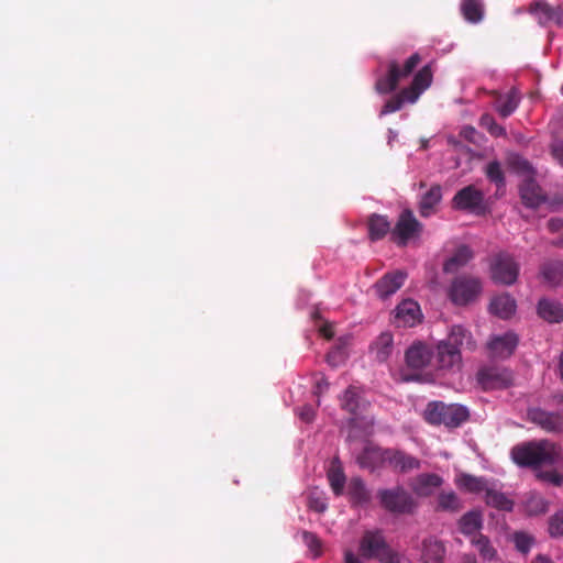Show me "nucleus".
Here are the masks:
<instances>
[{"label": "nucleus", "mask_w": 563, "mask_h": 563, "mask_svg": "<svg viewBox=\"0 0 563 563\" xmlns=\"http://www.w3.org/2000/svg\"><path fill=\"white\" fill-rule=\"evenodd\" d=\"M347 494L353 506H364L371 501V493L361 477L351 478Z\"/></svg>", "instance_id": "c756f323"}, {"label": "nucleus", "mask_w": 563, "mask_h": 563, "mask_svg": "<svg viewBox=\"0 0 563 563\" xmlns=\"http://www.w3.org/2000/svg\"><path fill=\"white\" fill-rule=\"evenodd\" d=\"M492 279L497 284L510 286L519 275V264L506 252L496 254L490 262Z\"/></svg>", "instance_id": "0eeeda50"}, {"label": "nucleus", "mask_w": 563, "mask_h": 563, "mask_svg": "<svg viewBox=\"0 0 563 563\" xmlns=\"http://www.w3.org/2000/svg\"><path fill=\"white\" fill-rule=\"evenodd\" d=\"M456 485L468 493L486 492L488 487L487 482L483 477H476L470 474H462L456 479Z\"/></svg>", "instance_id": "e433bc0d"}, {"label": "nucleus", "mask_w": 563, "mask_h": 563, "mask_svg": "<svg viewBox=\"0 0 563 563\" xmlns=\"http://www.w3.org/2000/svg\"><path fill=\"white\" fill-rule=\"evenodd\" d=\"M420 60V55L415 53L405 62L402 66H400L396 60L389 62L387 74L376 81V91L383 95L394 91L398 87V84L401 79L411 75Z\"/></svg>", "instance_id": "423d86ee"}, {"label": "nucleus", "mask_w": 563, "mask_h": 563, "mask_svg": "<svg viewBox=\"0 0 563 563\" xmlns=\"http://www.w3.org/2000/svg\"><path fill=\"white\" fill-rule=\"evenodd\" d=\"M489 309L495 316L508 319L516 311V301L510 295L503 294L492 300Z\"/></svg>", "instance_id": "2f4dec72"}, {"label": "nucleus", "mask_w": 563, "mask_h": 563, "mask_svg": "<svg viewBox=\"0 0 563 563\" xmlns=\"http://www.w3.org/2000/svg\"><path fill=\"white\" fill-rule=\"evenodd\" d=\"M471 543L474 545L481 558L484 561H492L496 556V550L492 545L489 539L484 534H474L473 538H471Z\"/></svg>", "instance_id": "4c0bfd02"}, {"label": "nucleus", "mask_w": 563, "mask_h": 563, "mask_svg": "<svg viewBox=\"0 0 563 563\" xmlns=\"http://www.w3.org/2000/svg\"><path fill=\"white\" fill-rule=\"evenodd\" d=\"M460 563H478L476 556L472 553H464L461 555Z\"/></svg>", "instance_id": "bf43d9fd"}, {"label": "nucleus", "mask_w": 563, "mask_h": 563, "mask_svg": "<svg viewBox=\"0 0 563 563\" xmlns=\"http://www.w3.org/2000/svg\"><path fill=\"white\" fill-rule=\"evenodd\" d=\"M511 457L519 466L538 468L542 465L556 464L560 460V451L548 440L531 441L514 446Z\"/></svg>", "instance_id": "f257e3e1"}, {"label": "nucleus", "mask_w": 563, "mask_h": 563, "mask_svg": "<svg viewBox=\"0 0 563 563\" xmlns=\"http://www.w3.org/2000/svg\"><path fill=\"white\" fill-rule=\"evenodd\" d=\"M461 136L470 142H475V135L477 134V131L474 126L466 125L461 130Z\"/></svg>", "instance_id": "4d7b16f0"}, {"label": "nucleus", "mask_w": 563, "mask_h": 563, "mask_svg": "<svg viewBox=\"0 0 563 563\" xmlns=\"http://www.w3.org/2000/svg\"><path fill=\"white\" fill-rule=\"evenodd\" d=\"M387 466L395 473L407 474L419 470L421 461L402 450L387 448Z\"/></svg>", "instance_id": "9b49d317"}, {"label": "nucleus", "mask_w": 563, "mask_h": 563, "mask_svg": "<svg viewBox=\"0 0 563 563\" xmlns=\"http://www.w3.org/2000/svg\"><path fill=\"white\" fill-rule=\"evenodd\" d=\"M432 357V349L420 341L412 343L405 353L406 364L413 371L424 369L431 363Z\"/></svg>", "instance_id": "4468645a"}, {"label": "nucleus", "mask_w": 563, "mask_h": 563, "mask_svg": "<svg viewBox=\"0 0 563 563\" xmlns=\"http://www.w3.org/2000/svg\"><path fill=\"white\" fill-rule=\"evenodd\" d=\"M514 164L517 163L518 166L522 169V170H529L530 169V165L527 161L520 158V157H516L512 162Z\"/></svg>", "instance_id": "e2e57ef3"}, {"label": "nucleus", "mask_w": 563, "mask_h": 563, "mask_svg": "<svg viewBox=\"0 0 563 563\" xmlns=\"http://www.w3.org/2000/svg\"><path fill=\"white\" fill-rule=\"evenodd\" d=\"M515 544L518 551L527 553L532 545V539L523 532H518L515 534Z\"/></svg>", "instance_id": "3c124183"}, {"label": "nucleus", "mask_w": 563, "mask_h": 563, "mask_svg": "<svg viewBox=\"0 0 563 563\" xmlns=\"http://www.w3.org/2000/svg\"><path fill=\"white\" fill-rule=\"evenodd\" d=\"M308 507L316 512L322 514L327 510L328 504L321 494L311 493L308 497Z\"/></svg>", "instance_id": "09e8293b"}, {"label": "nucleus", "mask_w": 563, "mask_h": 563, "mask_svg": "<svg viewBox=\"0 0 563 563\" xmlns=\"http://www.w3.org/2000/svg\"><path fill=\"white\" fill-rule=\"evenodd\" d=\"M328 479L334 495H342L346 481L343 470L340 466H332L328 472Z\"/></svg>", "instance_id": "a19ab883"}, {"label": "nucleus", "mask_w": 563, "mask_h": 563, "mask_svg": "<svg viewBox=\"0 0 563 563\" xmlns=\"http://www.w3.org/2000/svg\"><path fill=\"white\" fill-rule=\"evenodd\" d=\"M390 231V223L386 217L373 214L368 219V235L372 241L382 240Z\"/></svg>", "instance_id": "f704fd0d"}, {"label": "nucleus", "mask_w": 563, "mask_h": 563, "mask_svg": "<svg viewBox=\"0 0 563 563\" xmlns=\"http://www.w3.org/2000/svg\"><path fill=\"white\" fill-rule=\"evenodd\" d=\"M320 331H321L322 335H323L325 339H328V340L332 339V338H333V335H334V332H333V330H332L331 325H328V324L323 325V327L320 329Z\"/></svg>", "instance_id": "680f3d73"}, {"label": "nucleus", "mask_w": 563, "mask_h": 563, "mask_svg": "<svg viewBox=\"0 0 563 563\" xmlns=\"http://www.w3.org/2000/svg\"><path fill=\"white\" fill-rule=\"evenodd\" d=\"M528 11L538 20L541 25H547L549 23H563V11L561 7H552L544 0L532 2L529 5Z\"/></svg>", "instance_id": "2eb2a0df"}, {"label": "nucleus", "mask_w": 563, "mask_h": 563, "mask_svg": "<svg viewBox=\"0 0 563 563\" xmlns=\"http://www.w3.org/2000/svg\"><path fill=\"white\" fill-rule=\"evenodd\" d=\"M406 277V273L401 271L385 274L374 285L377 296L382 299L388 298L404 285Z\"/></svg>", "instance_id": "6ab92c4d"}, {"label": "nucleus", "mask_w": 563, "mask_h": 563, "mask_svg": "<svg viewBox=\"0 0 563 563\" xmlns=\"http://www.w3.org/2000/svg\"><path fill=\"white\" fill-rule=\"evenodd\" d=\"M419 378V375L418 374H412V375H404L402 376V379L405 382H409V380H416Z\"/></svg>", "instance_id": "69168bd1"}, {"label": "nucleus", "mask_w": 563, "mask_h": 563, "mask_svg": "<svg viewBox=\"0 0 563 563\" xmlns=\"http://www.w3.org/2000/svg\"><path fill=\"white\" fill-rule=\"evenodd\" d=\"M538 314L550 323H560L563 321V308L559 301L542 298L538 302Z\"/></svg>", "instance_id": "cd10ccee"}, {"label": "nucleus", "mask_w": 563, "mask_h": 563, "mask_svg": "<svg viewBox=\"0 0 563 563\" xmlns=\"http://www.w3.org/2000/svg\"><path fill=\"white\" fill-rule=\"evenodd\" d=\"M477 382L484 390L506 388L512 382V374L507 368L484 367L477 373Z\"/></svg>", "instance_id": "1a4fd4ad"}, {"label": "nucleus", "mask_w": 563, "mask_h": 563, "mask_svg": "<svg viewBox=\"0 0 563 563\" xmlns=\"http://www.w3.org/2000/svg\"><path fill=\"white\" fill-rule=\"evenodd\" d=\"M394 347V338L390 332H383L372 344L378 362H385L390 356Z\"/></svg>", "instance_id": "72a5a7b5"}, {"label": "nucleus", "mask_w": 563, "mask_h": 563, "mask_svg": "<svg viewBox=\"0 0 563 563\" xmlns=\"http://www.w3.org/2000/svg\"><path fill=\"white\" fill-rule=\"evenodd\" d=\"M445 547L437 539L429 538L422 542V563H444Z\"/></svg>", "instance_id": "bb28decb"}, {"label": "nucleus", "mask_w": 563, "mask_h": 563, "mask_svg": "<svg viewBox=\"0 0 563 563\" xmlns=\"http://www.w3.org/2000/svg\"><path fill=\"white\" fill-rule=\"evenodd\" d=\"M460 531L470 537L473 538L474 534H481V529L483 527V517L479 511H468L465 515L462 516V518L459 521Z\"/></svg>", "instance_id": "473e14b6"}, {"label": "nucleus", "mask_w": 563, "mask_h": 563, "mask_svg": "<svg viewBox=\"0 0 563 563\" xmlns=\"http://www.w3.org/2000/svg\"><path fill=\"white\" fill-rule=\"evenodd\" d=\"M346 353L343 347L336 346L327 354V362L332 367H336L344 363Z\"/></svg>", "instance_id": "8fccbe9b"}, {"label": "nucleus", "mask_w": 563, "mask_h": 563, "mask_svg": "<svg viewBox=\"0 0 563 563\" xmlns=\"http://www.w3.org/2000/svg\"><path fill=\"white\" fill-rule=\"evenodd\" d=\"M553 245L558 247H563V239L553 241Z\"/></svg>", "instance_id": "774afa93"}, {"label": "nucleus", "mask_w": 563, "mask_h": 563, "mask_svg": "<svg viewBox=\"0 0 563 563\" xmlns=\"http://www.w3.org/2000/svg\"><path fill=\"white\" fill-rule=\"evenodd\" d=\"M422 313L419 305L406 299L401 301L395 309V323L397 327L411 328L421 321Z\"/></svg>", "instance_id": "dca6fc26"}, {"label": "nucleus", "mask_w": 563, "mask_h": 563, "mask_svg": "<svg viewBox=\"0 0 563 563\" xmlns=\"http://www.w3.org/2000/svg\"><path fill=\"white\" fill-rule=\"evenodd\" d=\"M422 228V223L416 219L412 211L406 209L399 214L391 230V239L397 245L406 246L411 239L420 235Z\"/></svg>", "instance_id": "6e6552de"}, {"label": "nucleus", "mask_w": 563, "mask_h": 563, "mask_svg": "<svg viewBox=\"0 0 563 563\" xmlns=\"http://www.w3.org/2000/svg\"><path fill=\"white\" fill-rule=\"evenodd\" d=\"M302 541L306 547L313 553V558H319L322 553V542L320 538L310 531L302 532Z\"/></svg>", "instance_id": "a18cd8bd"}, {"label": "nucleus", "mask_w": 563, "mask_h": 563, "mask_svg": "<svg viewBox=\"0 0 563 563\" xmlns=\"http://www.w3.org/2000/svg\"><path fill=\"white\" fill-rule=\"evenodd\" d=\"M526 510L531 516L542 515L548 511V501L538 494H531L526 500Z\"/></svg>", "instance_id": "79ce46f5"}, {"label": "nucleus", "mask_w": 563, "mask_h": 563, "mask_svg": "<svg viewBox=\"0 0 563 563\" xmlns=\"http://www.w3.org/2000/svg\"><path fill=\"white\" fill-rule=\"evenodd\" d=\"M539 275L543 284L555 287L563 280V262L548 260L540 265Z\"/></svg>", "instance_id": "b1692460"}, {"label": "nucleus", "mask_w": 563, "mask_h": 563, "mask_svg": "<svg viewBox=\"0 0 563 563\" xmlns=\"http://www.w3.org/2000/svg\"><path fill=\"white\" fill-rule=\"evenodd\" d=\"M364 559H376L382 563H399V555L386 543L379 531H366L360 543Z\"/></svg>", "instance_id": "20e7f679"}, {"label": "nucleus", "mask_w": 563, "mask_h": 563, "mask_svg": "<svg viewBox=\"0 0 563 563\" xmlns=\"http://www.w3.org/2000/svg\"><path fill=\"white\" fill-rule=\"evenodd\" d=\"M484 194L475 186L468 185L459 190L452 199V208L463 211H475L482 207Z\"/></svg>", "instance_id": "ddd939ff"}, {"label": "nucleus", "mask_w": 563, "mask_h": 563, "mask_svg": "<svg viewBox=\"0 0 563 563\" xmlns=\"http://www.w3.org/2000/svg\"><path fill=\"white\" fill-rule=\"evenodd\" d=\"M529 416L533 423L548 432H561L563 430V416L558 412L534 409L529 412Z\"/></svg>", "instance_id": "4be33fe9"}, {"label": "nucleus", "mask_w": 563, "mask_h": 563, "mask_svg": "<svg viewBox=\"0 0 563 563\" xmlns=\"http://www.w3.org/2000/svg\"><path fill=\"white\" fill-rule=\"evenodd\" d=\"M519 339L511 331L500 335H494L487 343L489 355L495 358H507L516 350Z\"/></svg>", "instance_id": "f8f14e48"}, {"label": "nucleus", "mask_w": 563, "mask_h": 563, "mask_svg": "<svg viewBox=\"0 0 563 563\" xmlns=\"http://www.w3.org/2000/svg\"><path fill=\"white\" fill-rule=\"evenodd\" d=\"M486 176L487 178L496 184L498 187H501L505 185V176H504V172L501 169V165L499 162L497 161H493L490 163H488V165L486 166Z\"/></svg>", "instance_id": "c03bdc74"}, {"label": "nucleus", "mask_w": 563, "mask_h": 563, "mask_svg": "<svg viewBox=\"0 0 563 563\" xmlns=\"http://www.w3.org/2000/svg\"><path fill=\"white\" fill-rule=\"evenodd\" d=\"M538 477L553 484L554 486H560L563 483V476L554 471L539 472Z\"/></svg>", "instance_id": "603ef678"}, {"label": "nucleus", "mask_w": 563, "mask_h": 563, "mask_svg": "<svg viewBox=\"0 0 563 563\" xmlns=\"http://www.w3.org/2000/svg\"><path fill=\"white\" fill-rule=\"evenodd\" d=\"M450 347L474 351L476 342L472 333L462 325H453L445 340H442Z\"/></svg>", "instance_id": "412c9836"}, {"label": "nucleus", "mask_w": 563, "mask_h": 563, "mask_svg": "<svg viewBox=\"0 0 563 563\" xmlns=\"http://www.w3.org/2000/svg\"><path fill=\"white\" fill-rule=\"evenodd\" d=\"M442 483L443 479L438 474L423 473L419 474L410 482V487L417 496L429 497Z\"/></svg>", "instance_id": "aec40b11"}, {"label": "nucleus", "mask_w": 563, "mask_h": 563, "mask_svg": "<svg viewBox=\"0 0 563 563\" xmlns=\"http://www.w3.org/2000/svg\"><path fill=\"white\" fill-rule=\"evenodd\" d=\"M424 420L433 426L444 424L448 428H457L470 418L466 407L459 404L446 405L442 401H431L423 413Z\"/></svg>", "instance_id": "f03ea898"}, {"label": "nucleus", "mask_w": 563, "mask_h": 563, "mask_svg": "<svg viewBox=\"0 0 563 563\" xmlns=\"http://www.w3.org/2000/svg\"><path fill=\"white\" fill-rule=\"evenodd\" d=\"M519 192L522 203L531 209L538 208L547 200L545 194L532 178H527L522 181L519 187Z\"/></svg>", "instance_id": "a211bd4d"}, {"label": "nucleus", "mask_w": 563, "mask_h": 563, "mask_svg": "<svg viewBox=\"0 0 563 563\" xmlns=\"http://www.w3.org/2000/svg\"><path fill=\"white\" fill-rule=\"evenodd\" d=\"M559 369H560L561 377L563 379V352L560 355Z\"/></svg>", "instance_id": "338daca9"}, {"label": "nucleus", "mask_w": 563, "mask_h": 563, "mask_svg": "<svg viewBox=\"0 0 563 563\" xmlns=\"http://www.w3.org/2000/svg\"><path fill=\"white\" fill-rule=\"evenodd\" d=\"M366 406V401L361 397L358 388L350 386L341 398V408L353 416H356Z\"/></svg>", "instance_id": "7c9ffc66"}, {"label": "nucleus", "mask_w": 563, "mask_h": 563, "mask_svg": "<svg viewBox=\"0 0 563 563\" xmlns=\"http://www.w3.org/2000/svg\"><path fill=\"white\" fill-rule=\"evenodd\" d=\"M549 533L551 537L563 536V510L555 512L549 520Z\"/></svg>", "instance_id": "de8ad7c7"}, {"label": "nucleus", "mask_w": 563, "mask_h": 563, "mask_svg": "<svg viewBox=\"0 0 563 563\" xmlns=\"http://www.w3.org/2000/svg\"><path fill=\"white\" fill-rule=\"evenodd\" d=\"M299 418L309 423L314 419V410L310 405H305L298 410Z\"/></svg>", "instance_id": "864d4df0"}, {"label": "nucleus", "mask_w": 563, "mask_h": 563, "mask_svg": "<svg viewBox=\"0 0 563 563\" xmlns=\"http://www.w3.org/2000/svg\"><path fill=\"white\" fill-rule=\"evenodd\" d=\"M357 465L371 473L387 466V449L368 442L356 455Z\"/></svg>", "instance_id": "9d476101"}, {"label": "nucleus", "mask_w": 563, "mask_h": 563, "mask_svg": "<svg viewBox=\"0 0 563 563\" xmlns=\"http://www.w3.org/2000/svg\"><path fill=\"white\" fill-rule=\"evenodd\" d=\"M485 501L488 506L498 510L511 511L514 501L509 499L504 493L487 487Z\"/></svg>", "instance_id": "c9c22d12"}, {"label": "nucleus", "mask_w": 563, "mask_h": 563, "mask_svg": "<svg viewBox=\"0 0 563 563\" xmlns=\"http://www.w3.org/2000/svg\"><path fill=\"white\" fill-rule=\"evenodd\" d=\"M548 229L552 232V233H555V232H559L560 230L563 229V219L562 218H551L549 221H548Z\"/></svg>", "instance_id": "13d9d810"}, {"label": "nucleus", "mask_w": 563, "mask_h": 563, "mask_svg": "<svg viewBox=\"0 0 563 563\" xmlns=\"http://www.w3.org/2000/svg\"><path fill=\"white\" fill-rule=\"evenodd\" d=\"M531 563H554L550 558L543 554L537 555Z\"/></svg>", "instance_id": "0e129e2a"}, {"label": "nucleus", "mask_w": 563, "mask_h": 563, "mask_svg": "<svg viewBox=\"0 0 563 563\" xmlns=\"http://www.w3.org/2000/svg\"><path fill=\"white\" fill-rule=\"evenodd\" d=\"M442 199V190L440 185H432L430 189L421 197L419 202V213L423 218H428L434 213L435 207Z\"/></svg>", "instance_id": "c85d7f7f"}, {"label": "nucleus", "mask_w": 563, "mask_h": 563, "mask_svg": "<svg viewBox=\"0 0 563 563\" xmlns=\"http://www.w3.org/2000/svg\"><path fill=\"white\" fill-rule=\"evenodd\" d=\"M407 101V97L402 95V90L399 93L389 98L380 110V115L396 112L400 110L404 103Z\"/></svg>", "instance_id": "49530a36"}, {"label": "nucleus", "mask_w": 563, "mask_h": 563, "mask_svg": "<svg viewBox=\"0 0 563 563\" xmlns=\"http://www.w3.org/2000/svg\"><path fill=\"white\" fill-rule=\"evenodd\" d=\"M479 125L487 130L492 136H506V130L499 125L494 117L489 113H484L479 119Z\"/></svg>", "instance_id": "37998d69"}, {"label": "nucleus", "mask_w": 563, "mask_h": 563, "mask_svg": "<svg viewBox=\"0 0 563 563\" xmlns=\"http://www.w3.org/2000/svg\"><path fill=\"white\" fill-rule=\"evenodd\" d=\"M377 498L380 507L393 515H412L418 507L415 497L400 485L378 489Z\"/></svg>", "instance_id": "7ed1b4c3"}, {"label": "nucleus", "mask_w": 563, "mask_h": 563, "mask_svg": "<svg viewBox=\"0 0 563 563\" xmlns=\"http://www.w3.org/2000/svg\"><path fill=\"white\" fill-rule=\"evenodd\" d=\"M461 501L454 492H442L438 496V508L445 511H459Z\"/></svg>", "instance_id": "ea45409f"}, {"label": "nucleus", "mask_w": 563, "mask_h": 563, "mask_svg": "<svg viewBox=\"0 0 563 563\" xmlns=\"http://www.w3.org/2000/svg\"><path fill=\"white\" fill-rule=\"evenodd\" d=\"M344 563H361L360 560L354 555L352 551H345Z\"/></svg>", "instance_id": "052dcab7"}, {"label": "nucleus", "mask_w": 563, "mask_h": 563, "mask_svg": "<svg viewBox=\"0 0 563 563\" xmlns=\"http://www.w3.org/2000/svg\"><path fill=\"white\" fill-rule=\"evenodd\" d=\"M432 81V71L429 65L423 66L413 77L409 87L402 89L407 102H416L420 95L429 88Z\"/></svg>", "instance_id": "f3484780"}, {"label": "nucleus", "mask_w": 563, "mask_h": 563, "mask_svg": "<svg viewBox=\"0 0 563 563\" xmlns=\"http://www.w3.org/2000/svg\"><path fill=\"white\" fill-rule=\"evenodd\" d=\"M496 97L495 109L498 114L506 119L511 115L520 103V96L516 88H511L506 95L494 91Z\"/></svg>", "instance_id": "393cba45"}, {"label": "nucleus", "mask_w": 563, "mask_h": 563, "mask_svg": "<svg viewBox=\"0 0 563 563\" xmlns=\"http://www.w3.org/2000/svg\"><path fill=\"white\" fill-rule=\"evenodd\" d=\"M482 289V280L478 277L462 274L452 280L448 295L453 303L466 306L479 297Z\"/></svg>", "instance_id": "39448f33"}, {"label": "nucleus", "mask_w": 563, "mask_h": 563, "mask_svg": "<svg viewBox=\"0 0 563 563\" xmlns=\"http://www.w3.org/2000/svg\"><path fill=\"white\" fill-rule=\"evenodd\" d=\"M474 257L473 250L465 244L456 247L452 256H450L443 264L445 273H455L464 267Z\"/></svg>", "instance_id": "a878e982"}, {"label": "nucleus", "mask_w": 563, "mask_h": 563, "mask_svg": "<svg viewBox=\"0 0 563 563\" xmlns=\"http://www.w3.org/2000/svg\"><path fill=\"white\" fill-rule=\"evenodd\" d=\"M461 10L464 18L472 23L483 19V5L479 0H463Z\"/></svg>", "instance_id": "58836bf2"}, {"label": "nucleus", "mask_w": 563, "mask_h": 563, "mask_svg": "<svg viewBox=\"0 0 563 563\" xmlns=\"http://www.w3.org/2000/svg\"><path fill=\"white\" fill-rule=\"evenodd\" d=\"M437 351V361L440 369L455 371L461 367L462 356L459 349L450 347L440 341Z\"/></svg>", "instance_id": "5701e85b"}, {"label": "nucleus", "mask_w": 563, "mask_h": 563, "mask_svg": "<svg viewBox=\"0 0 563 563\" xmlns=\"http://www.w3.org/2000/svg\"><path fill=\"white\" fill-rule=\"evenodd\" d=\"M551 153L553 157L563 165V141H555L551 145Z\"/></svg>", "instance_id": "5fc2aeb1"}, {"label": "nucleus", "mask_w": 563, "mask_h": 563, "mask_svg": "<svg viewBox=\"0 0 563 563\" xmlns=\"http://www.w3.org/2000/svg\"><path fill=\"white\" fill-rule=\"evenodd\" d=\"M330 384L324 376H321L316 380L314 384V394L319 397L321 394L328 390Z\"/></svg>", "instance_id": "6e6d98bb"}]
</instances>
